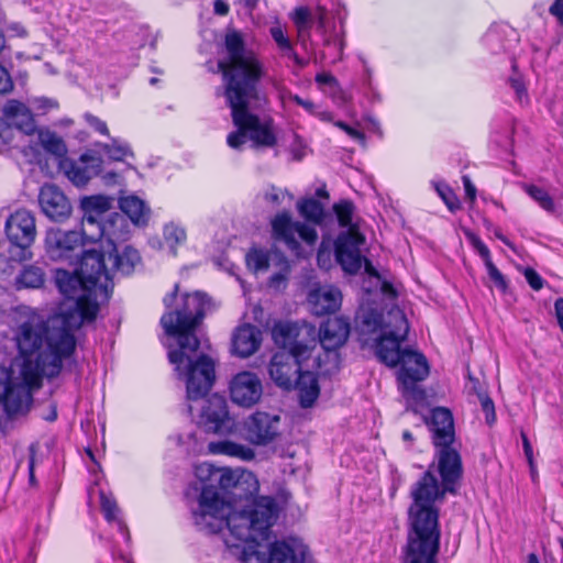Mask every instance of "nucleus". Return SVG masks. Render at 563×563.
I'll list each match as a JSON object with an SVG mask.
<instances>
[{
    "label": "nucleus",
    "mask_w": 563,
    "mask_h": 563,
    "mask_svg": "<svg viewBox=\"0 0 563 563\" xmlns=\"http://www.w3.org/2000/svg\"><path fill=\"white\" fill-rule=\"evenodd\" d=\"M55 284L66 298L74 300V309L47 321L33 313L19 324L15 332L19 351L26 354L43 351L51 357L45 368L51 375H58L63 360L74 352V330L93 321L99 301L109 298L110 271L104 264V254L96 249L85 250L77 274L56 269Z\"/></svg>",
    "instance_id": "f257e3e1"
},
{
    "label": "nucleus",
    "mask_w": 563,
    "mask_h": 563,
    "mask_svg": "<svg viewBox=\"0 0 563 563\" xmlns=\"http://www.w3.org/2000/svg\"><path fill=\"white\" fill-rule=\"evenodd\" d=\"M225 56L218 66L222 73L228 104L236 131L231 132L227 143L231 148L240 150L249 137L254 146L273 147L276 134L273 122L262 119L253 112L264 100L260 82L265 69L256 54L246 48L242 34L236 31L225 35Z\"/></svg>",
    "instance_id": "f03ea898"
},
{
    "label": "nucleus",
    "mask_w": 563,
    "mask_h": 563,
    "mask_svg": "<svg viewBox=\"0 0 563 563\" xmlns=\"http://www.w3.org/2000/svg\"><path fill=\"white\" fill-rule=\"evenodd\" d=\"M211 498H214V494L207 490L202 498L200 521L212 514V529L227 527L232 537L245 542L241 552L243 563H305L308 547L298 538L288 537L264 543L268 540L271 528L278 516L274 498L262 496L249 511L235 515L228 521L223 519L228 507L221 504L217 510H210L208 501Z\"/></svg>",
    "instance_id": "7ed1b4c3"
},
{
    "label": "nucleus",
    "mask_w": 563,
    "mask_h": 563,
    "mask_svg": "<svg viewBox=\"0 0 563 563\" xmlns=\"http://www.w3.org/2000/svg\"><path fill=\"white\" fill-rule=\"evenodd\" d=\"M462 473V460L456 449L452 445L437 446V464L432 463L411 486L408 527L441 536L440 505L446 493L456 494Z\"/></svg>",
    "instance_id": "20e7f679"
},
{
    "label": "nucleus",
    "mask_w": 563,
    "mask_h": 563,
    "mask_svg": "<svg viewBox=\"0 0 563 563\" xmlns=\"http://www.w3.org/2000/svg\"><path fill=\"white\" fill-rule=\"evenodd\" d=\"M408 332L409 324L404 311L394 309L389 313L385 334L376 344L375 352L379 361L387 366L400 365L398 380L404 396L421 400L424 394L417 383L426 379L429 375V364L423 354L410 349H400Z\"/></svg>",
    "instance_id": "39448f33"
},
{
    "label": "nucleus",
    "mask_w": 563,
    "mask_h": 563,
    "mask_svg": "<svg viewBox=\"0 0 563 563\" xmlns=\"http://www.w3.org/2000/svg\"><path fill=\"white\" fill-rule=\"evenodd\" d=\"M314 330L294 322H279L273 328V339L282 347L268 364L272 380L282 389L294 388L295 379L305 367L310 366L314 341Z\"/></svg>",
    "instance_id": "423d86ee"
},
{
    "label": "nucleus",
    "mask_w": 563,
    "mask_h": 563,
    "mask_svg": "<svg viewBox=\"0 0 563 563\" xmlns=\"http://www.w3.org/2000/svg\"><path fill=\"white\" fill-rule=\"evenodd\" d=\"M20 353L22 361H15L8 368H0V402L9 416L27 411L33 401V391L41 387L42 377L56 376L46 373L51 357L43 351Z\"/></svg>",
    "instance_id": "0eeeda50"
},
{
    "label": "nucleus",
    "mask_w": 563,
    "mask_h": 563,
    "mask_svg": "<svg viewBox=\"0 0 563 563\" xmlns=\"http://www.w3.org/2000/svg\"><path fill=\"white\" fill-rule=\"evenodd\" d=\"M196 473L201 481L210 482V484H206L202 487L201 494L199 496L198 508L192 512L196 526H198L199 529L203 531L216 533L224 528L221 527L219 529H212V526L210 523L213 520V517H211V515L206 516V519L201 520L200 522V515H202V498L207 490H211V493L214 494V498H211L208 501L211 508L210 510H217V508H219L221 504L228 507V510L223 516V519L225 521H228L229 518L235 515L249 511L254 506V504L261 498H256L252 504L247 505L244 509L240 511H233L232 505L230 501L225 500L224 494L229 489H236L243 484H249L250 486H252L253 490H256L257 481L255 476L250 472L239 473L238 471H232L230 468H216L213 465L209 463H203L197 466Z\"/></svg>",
    "instance_id": "6e6552de"
},
{
    "label": "nucleus",
    "mask_w": 563,
    "mask_h": 563,
    "mask_svg": "<svg viewBox=\"0 0 563 563\" xmlns=\"http://www.w3.org/2000/svg\"><path fill=\"white\" fill-rule=\"evenodd\" d=\"M200 341L197 336L183 339L177 347L170 349L168 360L175 366L180 379L186 384L189 402L203 399L211 390L216 380L214 361L199 352Z\"/></svg>",
    "instance_id": "1a4fd4ad"
},
{
    "label": "nucleus",
    "mask_w": 563,
    "mask_h": 563,
    "mask_svg": "<svg viewBox=\"0 0 563 563\" xmlns=\"http://www.w3.org/2000/svg\"><path fill=\"white\" fill-rule=\"evenodd\" d=\"M177 291L178 286L175 285L174 291L164 297L163 301L168 310L162 316L161 324L165 333L169 336H177V344H180L183 339L196 336L195 331L210 309L211 302L205 294L197 291L185 295L181 305H177L174 310H170Z\"/></svg>",
    "instance_id": "9d476101"
},
{
    "label": "nucleus",
    "mask_w": 563,
    "mask_h": 563,
    "mask_svg": "<svg viewBox=\"0 0 563 563\" xmlns=\"http://www.w3.org/2000/svg\"><path fill=\"white\" fill-rule=\"evenodd\" d=\"M339 224L347 228L335 241V257L342 268L349 274H356L361 269V246L365 243L364 235L354 222V205L343 200L333 206Z\"/></svg>",
    "instance_id": "9b49d317"
},
{
    "label": "nucleus",
    "mask_w": 563,
    "mask_h": 563,
    "mask_svg": "<svg viewBox=\"0 0 563 563\" xmlns=\"http://www.w3.org/2000/svg\"><path fill=\"white\" fill-rule=\"evenodd\" d=\"M80 208L84 211L82 225L96 227L97 236H118V230L128 228L126 219L123 214L114 213L110 219L101 224L99 218L111 208L109 197L97 195L84 197L80 200Z\"/></svg>",
    "instance_id": "f8f14e48"
},
{
    "label": "nucleus",
    "mask_w": 563,
    "mask_h": 563,
    "mask_svg": "<svg viewBox=\"0 0 563 563\" xmlns=\"http://www.w3.org/2000/svg\"><path fill=\"white\" fill-rule=\"evenodd\" d=\"M126 234L128 228L118 230V236H107L106 240L101 239L96 242L92 247L96 249L97 252L104 254V264L110 271V291L113 287L112 278L114 272L129 275L141 262V256L135 249L125 245L122 250H119L118 245L114 243V239H125Z\"/></svg>",
    "instance_id": "ddd939ff"
},
{
    "label": "nucleus",
    "mask_w": 563,
    "mask_h": 563,
    "mask_svg": "<svg viewBox=\"0 0 563 563\" xmlns=\"http://www.w3.org/2000/svg\"><path fill=\"white\" fill-rule=\"evenodd\" d=\"M95 240V235H88L87 229H82V232L49 229L45 235V252L53 261L73 263L86 241Z\"/></svg>",
    "instance_id": "4468645a"
},
{
    "label": "nucleus",
    "mask_w": 563,
    "mask_h": 563,
    "mask_svg": "<svg viewBox=\"0 0 563 563\" xmlns=\"http://www.w3.org/2000/svg\"><path fill=\"white\" fill-rule=\"evenodd\" d=\"M273 238L283 242L290 251L300 254L299 240L308 245H313L318 239L316 229L312 225L292 221L288 212H282L272 220Z\"/></svg>",
    "instance_id": "2eb2a0df"
},
{
    "label": "nucleus",
    "mask_w": 563,
    "mask_h": 563,
    "mask_svg": "<svg viewBox=\"0 0 563 563\" xmlns=\"http://www.w3.org/2000/svg\"><path fill=\"white\" fill-rule=\"evenodd\" d=\"M9 241L22 250V258H30L27 249L36 238V223L34 214L26 209H19L10 214L4 225Z\"/></svg>",
    "instance_id": "dca6fc26"
},
{
    "label": "nucleus",
    "mask_w": 563,
    "mask_h": 563,
    "mask_svg": "<svg viewBox=\"0 0 563 563\" xmlns=\"http://www.w3.org/2000/svg\"><path fill=\"white\" fill-rule=\"evenodd\" d=\"M439 548V534L409 527L405 563H437Z\"/></svg>",
    "instance_id": "f3484780"
},
{
    "label": "nucleus",
    "mask_w": 563,
    "mask_h": 563,
    "mask_svg": "<svg viewBox=\"0 0 563 563\" xmlns=\"http://www.w3.org/2000/svg\"><path fill=\"white\" fill-rule=\"evenodd\" d=\"M198 423L212 433H229L234 422L229 416L228 405L224 397L213 394L203 401L198 415Z\"/></svg>",
    "instance_id": "a211bd4d"
},
{
    "label": "nucleus",
    "mask_w": 563,
    "mask_h": 563,
    "mask_svg": "<svg viewBox=\"0 0 563 563\" xmlns=\"http://www.w3.org/2000/svg\"><path fill=\"white\" fill-rule=\"evenodd\" d=\"M279 417L257 411L244 421L246 440L255 445H266L275 440L279 432Z\"/></svg>",
    "instance_id": "6ab92c4d"
},
{
    "label": "nucleus",
    "mask_w": 563,
    "mask_h": 563,
    "mask_svg": "<svg viewBox=\"0 0 563 563\" xmlns=\"http://www.w3.org/2000/svg\"><path fill=\"white\" fill-rule=\"evenodd\" d=\"M263 395L260 377L252 372H241L230 383V396L234 404L250 408L256 405Z\"/></svg>",
    "instance_id": "aec40b11"
},
{
    "label": "nucleus",
    "mask_w": 563,
    "mask_h": 563,
    "mask_svg": "<svg viewBox=\"0 0 563 563\" xmlns=\"http://www.w3.org/2000/svg\"><path fill=\"white\" fill-rule=\"evenodd\" d=\"M350 324L344 318L328 319L319 331L322 349L327 352V358L336 362L335 351L341 347L349 338Z\"/></svg>",
    "instance_id": "412c9836"
},
{
    "label": "nucleus",
    "mask_w": 563,
    "mask_h": 563,
    "mask_svg": "<svg viewBox=\"0 0 563 563\" xmlns=\"http://www.w3.org/2000/svg\"><path fill=\"white\" fill-rule=\"evenodd\" d=\"M310 366L314 367H305L296 377L294 385L298 390L299 402L302 408L312 407L319 397L320 387L313 369L322 368L320 355H313L311 357Z\"/></svg>",
    "instance_id": "4be33fe9"
},
{
    "label": "nucleus",
    "mask_w": 563,
    "mask_h": 563,
    "mask_svg": "<svg viewBox=\"0 0 563 563\" xmlns=\"http://www.w3.org/2000/svg\"><path fill=\"white\" fill-rule=\"evenodd\" d=\"M426 423L432 434L434 446L452 445L455 440L454 421L451 411L443 407L434 408Z\"/></svg>",
    "instance_id": "5701e85b"
},
{
    "label": "nucleus",
    "mask_w": 563,
    "mask_h": 563,
    "mask_svg": "<svg viewBox=\"0 0 563 563\" xmlns=\"http://www.w3.org/2000/svg\"><path fill=\"white\" fill-rule=\"evenodd\" d=\"M38 202L42 211L54 221H63L70 216L71 206L55 185H44L41 188Z\"/></svg>",
    "instance_id": "b1692460"
},
{
    "label": "nucleus",
    "mask_w": 563,
    "mask_h": 563,
    "mask_svg": "<svg viewBox=\"0 0 563 563\" xmlns=\"http://www.w3.org/2000/svg\"><path fill=\"white\" fill-rule=\"evenodd\" d=\"M310 311L316 316L335 312L342 303L341 291L331 285L312 288L307 297Z\"/></svg>",
    "instance_id": "393cba45"
},
{
    "label": "nucleus",
    "mask_w": 563,
    "mask_h": 563,
    "mask_svg": "<svg viewBox=\"0 0 563 563\" xmlns=\"http://www.w3.org/2000/svg\"><path fill=\"white\" fill-rule=\"evenodd\" d=\"M102 159L92 154H82L78 161L65 165L67 178L77 187L85 186L101 172Z\"/></svg>",
    "instance_id": "a878e982"
},
{
    "label": "nucleus",
    "mask_w": 563,
    "mask_h": 563,
    "mask_svg": "<svg viewBox=\"0 0 563 563\" xmlns=\"http://www.w3.org/2000/svg\"><path fill=\"white\" fill-rule=\"evenodd\" d=\"M2 122L8 128H15L27 135L36 131V123L31 110L18 100H9L4 104Z\"/></svg>",
    "instance_id": "bb28decb"
},
{
    "label": "nucleus",
    "mask_w": 563,
    "mask_h": 563,
    "mask_svg": "<svg viewBox=\"0 0 563 563\" xmlns=\"http://www.w3.org/2000/svg\"><path fill=\"white\" fill-rule=\"evenodd\" d=\"M261 343V330L249 323L239 327L232 336L233 352L242 358L253 355L260 349Z\"/></svg>",
    "instance_id": "cd10ccee"
},
{
    "label": "nucleus",
    "mask_w": 563,
    "mask_h": 563,
    "mask_svg": "<svg viewBox=\"0 0 563 563\" xmlns=\"http://www.w3.org/2000/svg\"><path fill=\"white\" fill-rule=\"evenodd\" d=\"M464 234L472 246L477 251L483 258L489 278L495 283L496 287L501 290L507 288V282L500 271L494 265L488 247L482 240L471 230H464Z\"/></svg>",
    "instance_id": "c85d7f7f"
},
{
    "label": "nucleus",
    "mask_w": 563,
    "mask_h": 563,
    "mask_svg": "<svg viewBox=\"0 0 563 563\" xmlns=\"http://www.w3.org/2000/svg\"><path fill=\"white\" fill-rule=\"evenodd\" d=\"M314 16L317 20V27L323 37V45L327 47H333L335 49L338 59H342L345 45L343 32L338 33L334 27L330 29L327 26L325 7L318 5Z\"/></svg>",
    "instance_id": "c756f323"
},
{
    "label": "nucleus",
    "mask_w": 563,
    "mask_h": 563,
    "mask_svg": "<svg viewBox=\"0 0 563 563\" xmlns=\"http://www.w3.org/2000/svg\"><path fill=\"white\" fill-rule=\"evenodd\" d=\"M208 450L212 454L225 455L241 461H252L255 457L253 449L230 440L212 441L208 444Z\"/></svg>",
    "instance_id": "7c9ffc66"
},
{
    "label": "nucleus",
    "mask_w": 563,
    "mask_h": 563,
    "mask_svg": "<svg viewBox=\"0 0 563 563\" xmlns=\"http://www.w3.org/2000/svg\"><path fill=\"white\" fill-rule=\"evenodd\" d=\"M120 209L135 225H145L148 221L150 209L135 196L121 198Z\"/></svg>",
    "instance_id": "2f4dec72"
},
{
    "label": "nucleus",
    "mask_w": 563,
    "mask_h": 563,
    "mask_svg": "<svg viewBox=\"0 0 563 563\" xmlns=\"http://www.w3.org/2000/svg\"><path fill=\"white\" fill-rule=\"evenodd\" d=\"M289 16L297 29L298 41L306 45L311 36L310 30L313 19L311 11L307 7H297Z\"/></svg>",
    "instance_id": "473e14b6"
},
{
    "label": "nucleus",
    "mask_w": 563,
    "mask_h": 563,
    "mask_svg": "<svg viewBox=\"0 0 563 563\" xmlns=\"http://www.w3.org/2000/svg\"><path fill=\"white\" fill-rule=\"evenodd\" d=\"M45 283L44 271L36 265L24 266L23 269L15 278V285L18 289L21 288H41Z\"/></svg>",
    "instance_id": "72a5a7b5"
},
{
    "label": "nucleus",
    "mask_w": 563,
    "mask_h": 563,
    "mask_svg": "<svg viewBox=\"0 0 563 563\" xmlns=\"http://www.w3.org/2000/svg\"><path fill=\"white\" fill-rule=\"evenodd\" d=\"M164 243L170 255L176 256L177 246L185 244L187 233L184 227L176 222H169L163 229Z\"/></svg>",
    "instance_id": "f704fd0d"
},
{
    "label": "nucleus",
    "mask_w": 563,
    "mask_h": 563,
    "mask_svg": "<svg viewBox=\"0 0 563 563\" xmlns=\"http://www.w3.org/2000/svg\"><path fill=\"white\" fill-rule=\"evenodd\" d=\"M395 308L390 309L386 317H382L378 312L375 310H368L366 311L362 317V331L363 332H376L377 330H380V335L377 339L376 344L382 340V338L385 334L386 325L389 321V313Z\"/></svg>",
    "instance_id": "c9c22d12"
},
{
    "label": "nucleus",
    "mask_w": 563,
    "mask_h": 563,
    "mask_svg": "<svg viewBox=\"0 0 563 563\" xmlns=\"http://www.w3.org/2000/svg\"><path fill=\"white\" fill-rule=\"evenodd\" d=\"M274 257H280L278 254H271L264 250L252 249L246 254V265L254 273L265 272Z\"/></svg>",
    "instance_id": "e433bc0d"
},
{
    "label": "nucleus",
    "mask_w": 563,
    "mask_h": 563,
    "mask_svg": "<svg viewBox=\"0 0 563 563\" xmlns=\"http://www.w3.org/2000/svg\"><path fill=\"white\" fill-rule=\"evenodd\" d=\"M38 142L43 148L54 155L62 156L66 152L63 140L56 133L48 130H40Z\"/></svg>",
    "instance_id": "4c0bfd02"
},
{
    "label": "nucleus",
    "mask_w": 563,
    "mask_h": 563,
    "mask_svg": "<svg viewBox=\"0 0 563 563\" xmlns=\"http://www.w3.org/2000/svg\"><path fill=\"white\" fill-rule=\"evenodd\" d=\"M298 210L303 218L314 224L320 223L324 216L322 205L313 198L298 202Z\"/></svg>",
    "instance_id": "58836bf2"
},
{
    "label": "nucleus",
    "mask_w": 563,
    "mask_h": 563,
    "mask_svg": "<svg viewBox=\"0 0 563 563\" xmlns=\"http://www.w3.org/2000/svg\"><path fill=\"white\" fill-rule=\"evenodd\" d=\"M523 190L547 212L555 211L554 200L545 189L525 184Z\"/></svg>",
    "instance_id": "ea45409f"
},
{
    "label": "nucleus",
    "mask_w": 563,
    "mask_h": 563,
    "mask_svg": "<svg viewBox=\"0 0 563 563\" xmlns=\"http://www.w3.org/2000/svg\"><path fill=\"white\" fill-rule=\"evenodd\" d=\"M100 506H101V510H102L106 519L109 522L117 521L119 529L122 532H125L126 527H125L124 522L119 519L120 509L117 505V501L111 496H108L103 492H101L100 493Z\"/></svg>",
    "instance_id": "a19ab883"
},
{
    "label": "nucleus",
    "mask_w": 563,
    "mask_h": 563,
    "mask_svg": "<svg viewBox=\"0 0 563 563\" xmlns=\"http://www.w3.org/2000/svg\"><path fill=\"white\" fill-rule=\"evenodd\" d=\"M102 151L113 161H122L132 155L128 144L113 139L111 144H100Z\"/></svg>",
    "instance_id": "79ce46f5"
},
{
    "label": "nucleus",
    "mask_w": 563,
    "mask_h": 563,
    "mask_svg": "<svg viewBox=\"0 0 563 563\" xmlns=\"http://www.w3.org/2000/svg\"><path fill=\"white\" fill-rule=\"evenodd\" d=\"M269 33L274 42L276 43L277 47L279 48L280 52L284 53V55L287 52L291 51L292 43L280 24H275L271 26Z\"/></svg>",
    "instance_id": "37998d69"
},
{
    "label": "nucleus",
    "mask_w": 563,
    "mask_h": 563,
    "mask_svg": "<svg viewBox=\"0 0 563 563\" xmlns=\"http://www.w3.org/2000/svg\"><path fill=\"white\" fill-rule=\"evenodd\" d=\"M434 188L451 211L460 209V201L453 190L444 183H435Z\"/></svg>",
    "instance_id": "c03bdc74"
},
{
    "label": "nucleus",
    "mask_w": 563,
    "mask_h": 563,
    "mask_svg": "<svg viewBox=\"0 0 563 563\" xmlns=\"http://www.w3.org/2000/svg\"><path fill=\"white\" fill-rule=\"evenodd\" d=\"M278 260L282 263V268L278 273L274 274L269 279L271 286L275 288H279L282 284H285L287 274L289 272V265L287 260L284 256H280Z\"/></svg>",
    "instance_id": "a18cd8bd"
},
{
    "label": "nucleus",
    "mask_w": 563,
    "mask_h": 563,
    "mask_svg": "<svg viewBox=\"0 0 563 563\" xmlns=\"http://www.w3.org/2000/svg\"><path fill=\"white\" fill-rule=\"evenodd\" d=\"M482 409L486 415V422L493 424L496 420L495 407L493 400L486 394H478Z\"/></svg>",
    "instance_id": "49530a36"
},
{
    "label": "nucleus",
    "mask_w": 563,
    "mask_h": 563,
    "mask_svg": "<svg viewBox=\"0 0 563 563\" xmlns=\"http://www.w3.org/2000/svg\"><path fill=\"white\" fill-rule=\"evenodd\" d=\"M84 118L88 125L92 128L95 131L99 132L102 135H109V130L104 121L90 113H86Z\"/></svg>",
    "instance_id": "de8ad7c7"
},
{
    "label": "nucleus",
    "mask_w": 563,
    "mask_h": 563,
    "mask_svg": "<svg viewBox=\"0 0 563 563\" xmlns=\"http://www.w3.org/2000/svg\"><path fill=\"white\" fill-rule=\"evenodd\" d=\"M290 153L295 161H301L306 155V145L298 135H294V142L290 145Z\"/></svg>",
    "instance_id": "09e8293b"
},
{
    "label": "nucleus",
    "mask_w": 563,
    "mask_h": 563,
    "mask_svg": "<svg viewBox=\"0 0 563 563\" xmlns=\"http://www.w3.org/2000/svg\"><path fill=\"white\" fill-rule=\"evenodd\" d=\"M285 195L286 192L283 189L271 187L265 192V200L272 203L273 206H279L283 202Z\"/></svg>",
    "instance_id": "8fccbe9b"
},
{
    "label": "nucleus",
    "mask_w": 563,
    "mask_h": 563,
    "mask_svg": "<svg viewBox=\"0 0 563 563\" xmlns=\"http://www.w3.org/2000/svg\"><path fill=\"white\" fill-rule=\"evenodd\" d=\"M525 277L532 289L540 290L543 287V279L534 269L526 268Z\"/></svg>",
    "instance_id": "3c124183"
},
{
    "label": "nucleus",
    "mask_w": 563,
    "mask_h": 563,
    "mask_svg": "<svg viewBox=\"0 0 563 563\" xmlns=\"http://www.w3.org/2000/svg\"><path fill=\"white\" fill-rule=\"evenodd\" d=\"M32 106L34 107L35 110L43 111V112H46L51 109H55L58 107L56 101L48 99V98H44V97L33 99Z\"/></svg>",
    "instance_id": "603ef678"
},
{
    "label": "nucleus",
    "mask_w": 563,
    "mask_h": 563,
    "mask_svg": "<svg viewBox=\"0 0 563 563\" xmlns=\"http://www.w3.org/2000/svg\"><path fill=\"white\" fill-rule=\"evenodd\" d=\"M12 88L13 82L8 70L0 65V93L10 92Z\"/></svg>",
    "instance_id": "864d4df0"
},
{
    "label": "nucleus",
    "mask_w": 563,
    "mask_h": 563,
    "mask_svg": "<svg viewBox=\"0 0 563 563\" xmlns=\"http://www.w3.org/2000/svg\"><path fill=\"white\" fill-rule=\"evenodd\" d=\"M12 140V131L3 124L0 129V153L4 152Z\"/></svg>",
    "instance_id": "5fc2aeb1"
},
{
    "label": "nucleus",
    "mask_w": 563,
    "mask_h": 563,
    "mask_svg": "<svg viewBox=\"0 0 563 563\" xmlns=\"http://www.w3.org/2000/svg\"><path fill=\"white\" fill-rule=\"evenodd\" d=\"M462 180H463V185H464L466 197L473 203L475 201V199H476V187L472 183L471 178L468 176H466V175L463 176Z\"/></svg>",
    "instance_id": "6e6d98bb"
},
{
    "label": "nucleus",
    "mask_w": 563,
    "mask_h": 563,
    "mask_svg": "<svg viewBox=\"0 0 563 563\" xmlns=\"http://www.w3.org/2000/svg\"><path fill=\"white\" fill-rule=\"evenodd\" d=\"M549 11L563 24V0H555Z\"/></svg>",
    "instance_id": "4d7b16f0"
},
{
    "label": "nucleus",
    "mask_w": 563,
    "mask_h": 563,
    "mask_svg": "<svg viewBox=\"0 0 563 563\" xmlns=\"http://www.w3.org/2000/svg\"><path fill=\"white\" fill-rule=\"evenodd\" d=\"M316 81L320 85L335 86L336 79L329 73H321L316 76Z\"/></svg>",
    "instance_id": "13d9d810"
},
{
    "label": "nucleus",
    "mask_w": 563,
    "mask_h": 563,
    "mask_svg": "<svg viewBox=\"0 0 563 563\" xmlns=\"http://www.w3.org/2000/svg\"><path fill=\"white\" fill-rule=\"evenodd\" d=\"M555 316L561 330L563 331V298H559L554 303Z\"/></svg>",
    "instance_id": "bf43d9fd"
},
{
    "label": "nucleus",
    "mask_w": 563,
    "mask_h": 563,
    "mask_svg": "<svg viewBox=\"0 0 563 563\" xmlns=\"http://www.w3.org/2000/svg\"><path fill=\"white\" fill-rule=\"evenodd\" d=\"M213 7L214 12L219 15H225L229 12V5L223 0H216Z\"/></svg>",
    "instance_id": "052dcab7"
},
{
    "label": "nucleus",
    "mask_w": 563,
    "mask_h": 563,
    "mask_svg": "<svg viewBox=\"0 0 563 563\" xmlns=\"http://www.w3.org/2000/svg\"><path fill=\"white\" fill-rule=\"evenodd\" d=\"M522 443H523V451H525V455L527 457V461L531 462V460H533L532 446H531L528 438L523 433H522Z\"/></svg>",
    "instance_id": "680f3d73"
},
{
    "label": "nucleus",
    "mask_w": 563,
    "mask_h": 563,
    "mask_svg": "<svg viewBox=\"0 0 563 563\" xmlns=\"http://www.w3.org/2000/svg\"><path fill=\"white\" fill-rule=\"evenodd\" d=\"M291 100L296 102L298 106L303 107L307 111L311 112L313 110V103L310 100H305L299 96L291 97Z\"/></svg>",
    "instance_id": "e2e57ef3"
},
{
    "label": "nucleus",
    "mask_w": 563,
    "mask_h": 563,
    "mask_svg": "<svg viewBox=\"0 0 563 563\" xmlns=\"http://www.w3.org/2000/svg\"><path fill=\"white\" fill-rule=\"evenodd\" d=\"M285 55L291 58L299 68H303L307 65V63L295 53L294 47L291 48L290 52H287Z\"/></svg>",
    "instance_id": "0e129e2a"
},
{
    "label": "nucleus",
    "mask_w": 563,
    "mask_h": 563,
    "mask_svg": "<svg viewBox=\"0 0 563 563\" xmlns=\"http://www.w3.org/2000/svg\"><path fill=\"white\" fill-rule=\"evenodd\" d=\"M345 133L356 141L364 142L365 140L364 134L352 126H349Z\"/></svg>",
    "instance_id": "69168bd1"
},
{
    "label": "nucleus",
    "mask_w": 563,
    "mask_h": 563,
    "mask_svg": "<svg viewBox=\"0 0 563 563\" xmlns=\"http://www.w3.org/2000/svg\"><path fill=\"white\" fill-rule=\"evenodd\" d=\"M511 86L515 89L518 98L521 100L522 96L526 95V90H525L523 85L520 82V80L512 79L511 80Z\"/></svg>",
    "instance_id": "338daca9"
},
{
    "label": "nucleus",
    "mask_w": 563,
    "mask_h": 563,
    "mask_svg": "<svg viewBox=\"0 0 563 563\" xmlns=\"http://www.w3.org/2000/svg\"><path fill=\"white\" fill-rule=\"evenodd\" d=\"M361 257H362V264H361V266L364 264V269H365V272H366L368 275H371V276H377V272H376V269L374 268V266L372 265V263H371L368 260L364 258L362 255H361Z\"/></svg>",
    "instance_id": "774afa93"
}]
</instances>
